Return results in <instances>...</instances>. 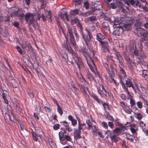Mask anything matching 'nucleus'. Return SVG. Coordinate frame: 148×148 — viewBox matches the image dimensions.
<instances>
[{
	"label": "nucleus",
	"mask_w": 148,
	"mask_h": 148,
	"mask_svg": "<svg viewBox=\"0 0 148 148\" xmlns=\"http://www.w3.org/2000/svg\"><path fill=\"white\" fill-rule=\"evenodd\" d=\"M12 10V16L17 17L20 19H22L24 17V11L22 8L13 7Z\"/></svg>",
	"instance_id": "1"
},
{
	"label": "nucleus",
	"mask_w": 148,
	"mask_h": 148,
	"mask_svg": "<svg viewBox=\"0 0 148 148\" xmlns=\"http://www.w3.org/2000/svg\"><path fill=\"white\" fill-rule=\"evenodd\" d=\"M136 29L138 34L142 36L140 40V42H144L148 39V33L146 30L140 27H136Z\"/></svg>",
	"instance_id": "2"
},
{
	"label": "nucleus",
	"mask_w": 148,
	"mask_h": 148,
	"mask_svg": "<svg viewBox=\"0 0 148 148\" xmlns=\"http://www.w3.org/2000/svg\"><path fill=\"white\" fill-rule=\"evenodd\" d=\"M72 56L73 57L72 60V63L76 64L79 69L82 67L83 64L81 59L78 57L77 54L75 53H73V54H72Z\"/></svg>",
	"instance_id": "3"
},
{
	"label": "nucleus",
	"mask_w": 148,
	"mask_h": 148,
	"mask_svg": "<svg viewBox=\"0 0 148 148\" xmlns=\"http://www.w3.org/2000/svg\"><path fill=\"white\" fill-rule=\"evenodd\" d=\"M87 63L91 70L95 73L96 75H97V73L95 66L93 61L90 58H89V59H88L87 58Z\"/></svg>",
	"instance_id": "4"
},
{
	"label": "nucleus",
	"mask_w": 148,
	"mask_h": 148,
	"mask_svg": "<svg viewBox=\"0 0 148 148\" xmlns=\"http://www.w3.org/2000/svg\"><path fill=\"white\" fill-rule=\"evenodd\" d=\"M113 26L114 28H117L114 31V33L116 35L119 36L123 33V29L121 27H119V24H116L114 23L113 25Z\"/></svg>",
	"instance_id": "5"
},
{
	"label": "nucleus",
	"mask_w": 148,
	"mask_h": 148,
	"mask_svg": "<svg viewBox=\"0 0 148 148\" xmlns=\"http://www.w3.org/2000/svg\"><path fill=\"white\" fill-rule=\"evenodd\" d=\"M25 19L27 22L32 23L35 21L34 15L30 13H27L26 15Z\"/></svg>",
	"instance_id": "6"
},
{
	"label": "nucleus",
	"mask_w": 148,
	"mask_h": 148,
	"mask_svg": "<svg viewBox=\"0 0 148 148\" xmlns=\"http://www.w3.org/2000/svg\"><path fill=\"white\" fill-rule=\"evenodd\" d=\"M92 7L94 8L93 11H94L95 10H101L102 8V5L100 4L99 3L98 1H96L93 0L92 2Z\"/></svg>",
	"instance_id": "7"
},
{
	"label": "nucleus",
	"mask_w": 148,
	"mask_h": 148,
	"mask_svg": "<svg viewBox=\"0 0 148 148\" xmlns=\"http://www.w3.org/2000/svg\"><path fill=\"white\" fill-rule=\"evenodd\" d=\"M98 90L99 93L101 97H103L104 95L107 96V92L102 85L100 86Z\"/></svg>",
	"instance_id": "8"
},
{
	"label": "nucleus",
	"mask_w": 148,
	"mask_h": 148,
	"mask_svg": "<svg viewBox=\"0 0 148 148\" xmlns=\"http://www.w3.org/2000/svg\"><path fill=\"white\" fill-rule=\"evenodd\" d=\"M21 45L22 48L24 50L27 49L28 50H29L32 49V47L31 44L28 41L23 42Z\"/></svg>",
	"instance_id": "9"
},
{
	"label": "nucleus",
	"mask_w": 148,
	"mask_h": 148,
	"mask_svg": "<svg viewBox=\"0 0 148 148\" xmlns=\"http://www.w3.org/2000/svg\"><path fill=\"white\" fill-rule=\"evenodd\" d=\"M86 31L88 33V35L87 36L86 38H85L84 35V34L82 32V35L86 44L88 45V43L90 42L92 38V36L91 35L89 31L88 30H86Z\"/></svg>",
	"instance_id": "10"
},
{
	"label": "nucleus",
	"mask_w": 148,
	"mask_h": 148,
	"mask_svg": "<svg viewBox=\"0 0 148 148\" xmlns=\"http://www.w3.org/2000/svg\"><path fill=\"white\" fill-rule=\"evenodd\" d=\"M125 84L127 87H132L134 91H136V88L133 85L132 82L129 79L127 78L125 80Z\"/></svg>",
	"instance_id": "11"
},
{
	"label": "nucleus",
	"mask_w": 148,
	"mask_h": 148,
	"mask_svg": "<svg viewBox=\"0 0 148 148\" xmlns=\"http://www.w3.org/2000/svg\"><path fill=\"white\" fill-rule=\"evenodd\" d=\"M59 136L61 143L63 144H66V142H63L65 139V136L64 135V133L60 131L59 133Z\"/></svg>",
	"instance_id": "12"
},
{
	"label": "nucleus",
	"mask_w": 148,
	"mask_h": 148,
	"mask_svg": "<svg viewBox=\"0 0 148 148\" xmlns=\"http://www.w3.org/2000/svg\"><path fill=\"white\" fill-rule=\"evenodd\" d=\"M80 133L81 131L79 130L74 129L73 134L75 139H77L81 138V136L80 135Z\"/></svg>",
	"instance_id": "13"
},
{
	"label": "nucleus",
	"mask_w": 148,
	"mask_h": 148,
	"mask_svg": "<svg viewBox=\"0 0 148 148\" xmlns=\"http://www.w3.org/2000/svg\"><path fill=\"white\" fill-rule=\"evenodd\" d=\"M3 23L2 18H0V36L1 37H5L6 36L5 32L1 27V26L2 25Z\"/></svg>",
	"instance_id": "14"
},
{
	"label": "nucleus",
	"mask_w": 148,
	"mask_h": 148,
	"mask_svg": "<svg viewBox=\"0 0 148 148\" xmlns=\"http://www.w3.org/2000/svg\"><path fill=\"white\" fill-rule=\"evenodd\" d=\"M59 16L62 20L64 21L66 20L68 21H69L68 16L66 12H65L64 14L61 13V14H59Z\"/></svg>",
	"instance_id": "15"
},
{
	"label": "nucleus",
	"mask_w": 148,
	"mask_h": 148,
	"mask_svg": "<svg viewBox=\"0 0 148 148\" xmlns=\"http://www.w3.org/2000/svg\"><path fill=\"white\" fill-rule=\"evenodd\" d=\"M63 46L66 49L68 50L69 53L72 55L73 54L74 52L73 51L71 47L70 46H69L66 43H65L63 45Z\"/></svg>",
	"instance_id": "16"
},
{
	"label": "nucleus",
	"mask_w": 148,
	"mask_h": 148,
	"mask_svg": "<svg viewBox=\"0 0 148 148\" xmlns=\"http://www.w3.org/2000/svg\"><path fill=\"white\" fill-rule=\"evenodd\" d=\"M100 45L102 46V47L105 49V50H106L108 49V44L106 41H100Z\"/></svg>",
	"instance_id": "17"
},
{
	"label": "nucleus",
	"mask_w": 148,
	"mask_h": 148,
	"mask_svg": "<svg viewBox=\"0 0 148 148\" xmlns=\"http://www.w3.org/2000/svg\"><path fill=\"white\" fill-rule=\"evenodd\" d=\"M62 125L65 127L66 130L69 132L72 131V129L69 127V124L66 121H63L62 122Z\"/></svg>",
	"instance_id": "18"
},
{
	"label": "nucleus",
	"mask_w": 148,
	"mask_h": 148,
	"mask_svg": "<svg viewBox=\"0 0 148 148\" xmlns=\"http://www.w3.org/2000/svg\"><path fill=\"white\" fill-rule=\"evenodd\" d=\"M96 20V17L94 16H92L89 17L86 19L85 21L86 23L88 22L89 21L94 22Z\"/></svg>",
	"instance_id": "19"
},
{
	"label": "nucleus",
	"mask_w": 148,
	"mask_h": 148,
	"mask_svg": "<svg viewBox=\"0 0 148 148\" xmlns=\"http://www.w3.org/2000/svg\"><path fill=\"white\" fill-rule=\"evenodd\" d=\"M138 111V110L137 108H136L135 111L134 112L135 114V116L137 119L140 120L142 118V115L140 113H138L137 112V111Z\"/></svg>",
	"instance_id": "20"
},
{
	"label": "nucleus",
	"mask_w": 148,
	"mask_h": 148,
	"mask_svg": "<svg viewBox=\"0 0 148 148\" xmlns=\"http://www.w3.org/2000/svg\"><path fill=\"white\" fill-rule=\"evenodd\" d=\"M120 70L121 73V75H118V77L120 79V82L122 84H123V81L122 80V77L123 76L125 77V72L123 69L122 68H120Z\"/></svg>",
	"instance_id": "21"
},
{
	"label": "nucleus",
	"mask_w": 148,
	"mask_h": 148,
	"mask_svg": "<svg viewBox=\"0 0 148 148\" xmlns=\"http://www.w3.org/2000/svg\"><path fill=\"white\" fill-rule=\"evenodd\" d=\"M122 86L123 88L124 89L125 91H126L127 93V99L130 100V99H132V97L130 94L128 90V89L126 88V86L124 85V84H122Z\"/></svg>",
	"instance_id": "22"
},
{
	"label": "nucleus",
	"mask_w": 148,
	"mask_h": 148,
	"mask_svg": "<svg viewBox=\"0 0 148 148\" xmlns=\"http://www.w3.org/2000/svg\"><path fill=\"white\" fill-rule=\"evenodd\" d=\"M68 119L71 121L72 125L73 126H75V125L77 124V121L75 119H74L71 116L69 115L68 116Z\"/></svg>",
	"instance_id": "23"
},
{
	"label": "nucleus",
	"mask_w": 148,
	"mask_h": 148,
	"mask_svg": "<svg viewBox=\"0 0 148 148\" xmlns=\"http://www.w3.org/2000/svg\"><path fill=\"white\" fill-rule=\"evenodd\" d=\"M130 3L134 7L138 6L139 3L138 1H134V0H130Z\"/></svg>",
	"instance_id": "24"
},
{
	"label": "nucleus",
	"mask_w": 148,
	"mask_h": 148,
	"mask_svg": "<svg viewBox=\"0 0 148 148\" xmlns=\"http://www.w3.org/2000/svg\"><path fill=\"white\" fill-rule=\"evenodd\" d=\"M125 112L130 114L132 112V110L130 108V106L127 105L123 109Z\"/></svg>",
	"instance_id": "25"
},
{
	"label": "nucleus",
	"mask_w": 148,
	"mask_h": 148,
	"mask_svg": "<svg viewBox=\"0 0 148 148\" xmlns=\"http://www.w3.org/2000/svg\"><path fill=\"white\" fill-rule=\"evenodd\" d=\"M97 40L100 42V41H101V40H103L105 38V37L101 34L99 33L97 34Z\"/></svg>",
	"instance_id": "26"
},
{
	"label": "nucleus",
	"mask_w": 148,
	"mask_h": 148,
	"mask_svg": "<svg viewBox=\"0 0 148 148\" xmlns=\"http://www.w3.org/2000/svg\"><path fill=\"white\" fill-rule=\"evenodd\" d=\"M48 142L49 145L51 148H55L56 144L52 140L51 138H48Z\"/></svg>",
	"instance_id": "27"
},
{
	"label": "nucleus",
	"mask_w": 148,
	"mask_h": 148,
	"mask_svg": "<svg viewBox=\"0 0 148 148\" xmlns=\"http://www.w3.org/2000/svg\"><path fill=\"white\" fill-rule=\"evenodd\" d=\"M126 137L127 139L129 140V141L131 142H133L134 141V137L130 134L128 133L126 134Z\"/></svg>",
	"instance_id": "28"
},
{
	"label": "nucleus",
	"mask_w": 148,
	"mask_h": 148,
	"mask_svg": "<svg viewBox=\"0 0 148 148\" xmlns=\"http://www.w3.org/2000/svg\"><path fill=\"white\" fill-rule=\"evenodd\" d=\"M82 1V0H73V3L75 6H77L78 5H79L81 7Z\"/></svg>",
	"instance_id": "29"
},
{
	"label": "nucleus",
	"mask_w": 148,
	"mask_h": 148,
	"mask_svg": "<svg viewBox=\"0 0 148 148\" xmlns=\"http://www.w3.org/2000/svg\"><path fill=\"white\" fill-rule=\"evenodd\" d=\"M110 138L112 140H113L115 142H117L119 140V138L115 135H112L110 136Z\"/></svg>",
	"instance_id": "30"
},
{
	"label": "nucleus",
	"mask_w": 148,
	"mask_h": 148,
	"mask_svg": "<svg viewBox=\"0 0 148 148\" xmlns=\"http://www.w3.org/2000/svg\"><path fill=\"white\" fill-rule=\"evenodd\" d=\"M91 12L90 11L89 12H81L80 14V15L82 16H83L85 17L89 15L92 14Z\"/></svg>",
	"instance_id": "31"
},
{
	"label": "nucleus",
	"mask_w": 148,
	"mask_h": 148,
	"mask_svg": "<svg viewBox=\"0 0 148 148\" xmlns=\"http://www.w3.org/2000/svg\"><path fill=\"white\" fill-rule=\"evenodd\" d=\"M113 133L116 134V135L118 136L121 133V130L120 129L116 128L113 130Z\"/></svg>",
	"instance_id": "32"
},
{
	"label": "nucleus",
	"mask_w": 148,
	"mask_h": 148,
	"mask_svg": "<svg viewBox=\"0 0 148 148\" xmlns=\"http://www.w3.org/2000/svg\"><path fill=\"white\" fill-rule=\"evenodd\" d=\"M70 42L72 44L73 46H75L76 44L75 42L73 35L70 36Z\"/></svg>",
	"instance_id": "33"
},
{
	"label": "nucleus",
	"mask_w": 148,
	"mask_h": 148,
	"mask_svg": "<svg viewBox=\"0 0 148 148\" xmlns=\"http://www.w3.org/2000/svg\"><path fill=\"white\" fill-rule=\"evenodd\" d=\"M79 22V21L77 18H75L71 20V24L72 25H73L75 23L77 24Z\"/></svg>",
	"instance_id": "34"
},
{
	"label": "nucleus",
	"mask_w": 148,
	"mask_h": 148,
	"mask_svg": "<svg viewBox=\"0 0 148 148\" xmlns=\"http://www.w3.org/2000/svg\"><path fill=\"white\" fill-rule=\"evenodd\" d=\"M81 90L86 95L88 94V90L87 87L84 86L82 87L81 89Z\"/></svg>",
	"instance_id": "35"
},
{
	"label": "nucleus",
	"mask_w": 148,
	"mask_h": 148,
	"mask_svg": "<svg viewBox=\"0 0 148 148\" xmlns=\"http://www.w3.org/2000/svg\"><path fill=\"white\" fill-rule=\"evenodd\" d=\"M138 6L139 8L142 9V11L146 12L148 11L147 8L146 6H142L140 4H139Z\"/></svg>",
	"instance_id": "36"
},
{
	"label": "nucleus",
	"mask_w": 148,
	"mask_h": 148,
	"mask_svg": "<svg viewBox=\"0 0 148 148\" xmlns=\"http://www.w3.org/2000/svg\"><path fill=\"white\" fill-rule=\"evenodd\" d=\"M67 27L68 32L69 34V36L73 35L71 28L70 26H69L68 24L67 25Z\"/></svg>",
	"instance_id": "37"
},
{
	"label": "nucleus",
	"mask_w": 148,
	"mask_h": 148,
	"mask_svg": "<svg viewBox=\"0 0 148 148\" xmlns=\"http://www.w3.org/2000/svg\"><path fill=\"white\" fill-rule=\"evenodd\" d=\"M143 73L142 74V76L144 77L145 79H148V75L146 74L147 71L144 70Z\"/></svg>",
	"instance_id": "38"
},
{
	"label": "nucleus",
	"mask_w": 148,
	"mask_h": 148,
	"mask_svg": "<svg viewBox=\"0 0 148 148\" xmlns=\"http://www.w3.org/2000/svg\"><path fill=\"white\" fill-rule=\"evenodd\" d=\"M71 89L75 94H77L79 90L74 86H72Z\"/></svg>",
	"instance_id": "39"
},
{
	"label": "nucleus",
	"mask_w": 148,
	"mask_h": 148,
	"mask_svg": "<svg viewBox=\"0 0 148 148\" xmlns=\"http://www.w3.org/2000/svg\"><path fill=\"white\" fill-rule=\"evenodd\" d=\"M78 13V10L77 9L71 10L70 12L71 15H74Z\"/></svg>",
	"instance_id": "40"
},
{
	"label": "nucleus",
	"mask_w": 148,
	"mask_h": 148,
	"mask_svg": "<svg viewBox=\"0 0 148 148\" xmlns=\"http://www.w3.org/2000/svg\"><path fill=\"white\" fill-rule=\"evenodd\" d=\"M57 105L58 106L57 110L59 113H60L61 115H62L63 114V112L61 108L60 107V106L58 103H56Z\"/></svg>",
	"instance_id": "41"
},
{
	"label": "nucleus",
	"mask_w": 148,
	"mask_h": 148,
	"mask_svg": "<svg viewBox=\"0 0 148 148\" xmlns=\"http://www.w3.org/2000/svg\"><path fill=\"white\" fill-rule=\"evenodd\" d=\"M106 118L108 120L112 121H114V119L112 116L109 114H107L106 116Z\"/></svg>",
	"instance_id": "42"
},
{
	"label": "nucleus",
	"mask_w": 148,
	"mask_h": 148,
	"mask_svg": "<svg viewBox=\"0 0 148 148\" xmlns=\"http://www.w3.org/2000/svg\"><path fill=\"white\" fill-rule=\"evenodd\" d=\"M130 130L132 132L133 134H135L136 132V131L137 130V127H130Z\"/></svg>",
	"instance_id": "43"
},
{
	"label": "nucleus",
	"mask_w": 148,
	"mask_h": 148,
	"mask_svg": "<svg viewBox=\"0 0 148 148\" xmlns=\"http://www.w3.org/2000/svg\"><path fill=\"white\" fill-rule=\"evenodd\" d=\"M104 66L105 68L106 69L107 72L109 74H111V73L110 72V71L108 69V64L106 63H105L104 64Z\"/></svg>",
	"instance_id": "44"
},
{
	"label": "nucleus",
	"mask_w": 148,
	"mask_h": 148,
	"mask_svg": "<svg viewBox=\"0 0 148 148\" xmlns=\"http://www.w3.org/2000/svg\"><path fill=\"white\" fill-rule=\"evenodd\" d=\"M84 6L86 9H88L89 7V4L87 1H84L83 2Z\"/></svg>",
	"instance_id": "45"
},
{
	"label": "nucleus",
	"mask_w": 148,
	"mask_h": 148,
	"mask_svg": "<svg viewBox=\"0 0 148 148\" xmlns=\"http://www.w3.org/2000/svg\"><path fill=\"white\" fill-rule=\"evenodd\" d=\"M86 75L88 78L90 80L92 81L94 79V78L93 76H92L89 73H87Z\"/></svg>",
	"instance_id": "46"
},
{
	"label": "nucleus",
	"mask_w": 148,
	"mask_h": 148,
	"mask_svg": "<svg viewBox=\"0 0 148 148\" xmlns=\"http://www.w3.org/2000/svg\"><path fill=\"white\" fill-rule=\"evenodd\" d=\"M127 103H125L124 102L121 101L120 102V105L122 108L123 109L127 105Z\"/></svg>",
	"instance_id": "47"
},
{
	"label": "nucleus",
	"mask_w": 148,
	"mask_h": 148,
	"mask_svg": "<svg viewBox=\"0 0 148 148\" xmlns=\"http://www.w3.org/2000/svg\"><path fill=\"white\" fill-rule=\"evenodd\" d=\"M27 92L28 94L30 97H34V94L32 90L29 89L28 90Z\"/></svg>",
	"instance_id": "48"
},
{
	"label": "nucleus",
	"mask_w": 148,
	"mask_h": 148,
	"mask_svg": "<svg viewBox=\"0 0 148 148\" xmlns=\"http://www.w3.org/2000/svg\"><path fill=\"white\" fill-rule=\"evenodd\" d=\"M116 56L117 59L120 62L122 60V58L121 55L119 53H116Z\"/></svg>",
	"instance_id": "49"
},
{
	"label": "nucleus",
	"mask_w": 148,
	"mask_h": 148,
	"mask_svg": "<svg viewBox=\"0 0 148 148\" xmlns=\"http://www.w3.org/2000/svg\"><path fill=\"white\" fill-rule=\"evenodd\" d=\"M86 123L87 124L88 126V130H90L91 128V127L92 126V123L89 120H87L86 121Z\"/></svg>",
	"instance_id": "50"
},
{
	"label": "nucleus",
	"mask_w": 148,
	"mask_h": 148,
	"mask_svg": "<svg viewBox=\"0 0 148 148\" xmlns=\"http://www.w3.org/2000/svg\"><path fill=\"white\" fill-rule=\"evenodd\" d=\"M91 96L94 99L96 100L98 103H100V101L96 95L95 94H92L91 95Z\"/></svg>",
	"instance_id": "51"
},
{
	"label": "nucleus",
	"mask_w": 148,
	"mask_h": 148,
	"mask_svg": "<svg viewBox=\"0 0 148 148\" xmlns=\"http://www.w3.org/2000/svg\"><path fill=\"white\" fill-rule=\"evenodd\" d=\"M103 105L104 107V108L105 110H109L110 109V108L109 107L108 105L107 104V103H104L103 104Z\"/></svg>",
	"instance_id": "52"
},
{
	"label": "nucleus",
	"mask_w": 148,
	"mask_h": 148,
	"mask_svg": "<svg viewBox=\"0 0 148 148\" xmlns=\"http://www.w3.org/2000/svg\"><path fill=\"white\" fill-rule=\"evenodd\" d=\"M130 103L131 106H133L135 104V102L132 98L130 100Z\"/></svg>",
	"instance_id": "53"
},
{
	"label": "nucleus",
	"mask_w": 148,
	"mask_h": 148,
	"mask_svg": "<svg viewBox=\"0 0 148 148\" xmlns=\"http://www.w3.org/2000/svg\"><path fill=\"white\" fill-rule=\"evenodd\" d=\"M92 131L93 133V134H94L97 131V129L96 127V126L95 125H94L93 126H92Z\"/></svg>",
	"instance_id": "54"
},
{
	"label": "nucleus",
	"mask_w": 148,
	"mask_h": 148,
	"mask_svg": "<svg viewBox=\"0 0 148 148\" xmlns=\"http://www.w3.org/2000/svg\"><path fill=\"white\" fill-rule=\"evenodd\" d=\"M62 56L63 59H64V60L66 62H68V59L67 55L66 54H64Z\"/></svg>",
	"instance_id": "55"
},
{
	"label": "nucleus",
	"mask_w": 148,
	"mask_h": 148,
	"mask_svg": "<svg viewBox=\"0 0 148 148\" xmlns=\"http://www.w3.org/2000/svg\"><path fill=\"white\" fill-rule=\"evenodd\" d=\"M16 48L18 52L21 54L22 55V51L20 48V47L18 46H17L16 47Z\"/></svg>",
	"instance_id": "56"
},
{
	"label": "nucleus",
	"mask_w": 148,
	"mask_h": 148,
	"mask_svg": "<svg viewBox=\"0 0 148 148\" xmlns=\"http://www.w3.org/2000/svg\"><path fill=\"white\" fill-rule=\"evenodd\" d=\"M138 107L139 108H141L142 107V103L140 101L137 102Z\"/></svg>",
	"instance_id": "57"
},
{
	"label": "nucleus",
	"mask_w": 148,
	"mask_h": 148,
	"mask_svg": "<svg viewBox=\"0 0 148 148\" xmlns=\"http://www.w3.org/2000/svg\"><path fill=\"white\" fill-rule=\"evenodd\" d=\"M46 13L47 15V17L49 18L50 19H51V14L49 11L46 12Z\"/></svg>",
	"instance_id": "58"
},
{
	"label": "nucleus",
	"mask_w": 148,
	"mask_h": 148,
	"mask_svg": "<svg viewBox=\"0 0 148 148\" xmlns=\"http://www.w3.org/2000/svg\"><path fill=\"white\" fill-rule=\"evenodd\" d=\"M102 125L103 127L105 129H107L108 125L105 122H103L102 123Z\"/></svg>",
	"instance_id": "59"
},
{
	"label": "nucleus",
	"mask_w": 148,
	"mask_h": 148,
	"mask_svg": "<svg viewBox=\"0 0 148 148\" xmlns=\"http://www.w3.org/2000/svg\"><path fill=\"white\" fill-rule=\"evenodd\" d=\"M109 6L110 8L113 9H115L116 8L115 4L114 3H110V4H109Z\"/></svg>",
	"instance_id": "60"
},
{
	"label": "nucleus",
	"mask_w": 148,
	"mask_h": 148,
	"mask_svg": "<svg viewBox=\"0 0 148 148\" xmlns=\"http://www.w3.org/2000/svg\"><path fill=\"white\" fill-rule=\"evenodd\" d=\"M65 138L68 141H71V138L69 136L65 135Z\"/></svg>",
	"instance_id": "61"
},
{
	"label": "nucleus",
	"mask_w": 148,
	"mask_h": 148,
	"mask_svg": "<svg viewBox=\"0 0 148 148\" xmlns=\"http://www.w3.org/2000/svg\"><path fill=\"white\" fill-rule=\"evenodd\" d=\"M108 125L109 127L111 129H113L114 128V124L113 123L111 122H108Z\"/></svg>",
	"instance_id": "62"
},
{
	"label": "nucleus",
	"mask_w": 148,
	"mask_h": 148,
	"mask_svg": "<svg viewBox=\"0 0 148 148\" xmlns=\"http://www.w3.org/2000/svg\"><path fill=\"white\" fill-rule=\"evenodd\" d=\"M77 26L78 28L81 31L82 30V26L81 24L79 23V22L77 24Z\"/></svg>",
	"instance_id": "63"
},
{
	"label": "nucleus",
	"mask_w": 148,
	"mask_h": 148,
	"mask_svg": "<svg viewBox=\"0 0 148 148\" xmlns=\"http://www.w3.org/2000/svg\"><path fill=\"white\" fill-rule=\"evenodd\" d=\"M59 127V125L58 124H56L53 126V128L55 130H57Z\"/></svg>",
	"instance_id": "64"
}]
</instances>
